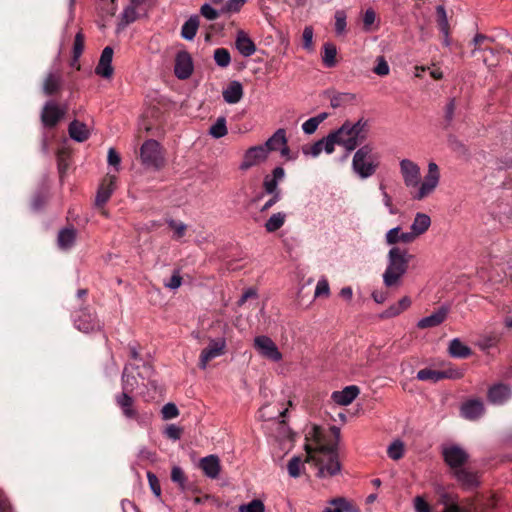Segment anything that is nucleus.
Returning <instances> with one entry per match:
<instances>
[{
	"mask_svg": "<svg viewBox=\"0 0 512 512\" xmlns=\"http://www.w3.org/2000/svg\"><path fill=\"white\" fill-rule=\"evenodd\" d=\"M351 504L344 498H336L329 502L323 512H349Z\"/></svg>",
	"mask_w": 512,
	"mask_h": 512,
	"instance_id": "nucleus-39",
	"label": "nucleus"
},
{
	"mask_svg": "<svg viewBox=\"0 0 512 512\" xmlns=\"http://www.w3.org/2000/svg\"><path fill=\"white\" fill-rule=\"evenodd\" d=\"M75 327L84 333H89L100 329V323L96 317L88 312L81 311L80 315L74 320Z\"/></svg>",
	"mask_w": 512,
	"mask_h": 512,
	"instance_id": "nucleus-20",
	"label": "nucleus"
},
{
	"mask_svg": "<svg viewBox=\"0 0 512 512\" xmlns=\"http://www.w3.org/2000/svg\"><path fill=\"white\" fill-rule=\"evenodd\" d=\"M223 99L228 104H236L243 97V86L239 81H231L222 92Z\"/></svg>",
	"mask_w": 512,
	"mask_h": 512,
	"instance_id": "nucleus-27",
	"label": "nucleus"
},
{
	"mask_svg": "<svg viewBox=\"0 0 512 512\" xmlns=\"http://www.w3.org/2000/svg\"><path fill=\"white\" fill-rule=\"evenodd\" d=\"M287 143L286 131L284 129H278L270 138L266 140L264 144H261L266 148V152L269 155L272 151H279V149Z\"/></svg>",
	"mask_w": 512,
	"mask_h": 512,
	"instance_id": "nucleus-31",
	"label": "nucleus"
},
{
	"mask_svg": "<svg viewBox=\"0 0 512 512\" xmlns=\"http://www.w3.org/2000/svg\"><path fill=\"white\" fill-rule=\"evenodd\" d=\"M453 475L465 489H473L479 484L478 475L465 468L456 469Z\"/></svg>",
	"mask_w": 512,
	"mask_h": 512,
	"instance_id": "nucleus-29",
	"label": "nucleus"
},
{
	"mask_svg": "<svg viewBox=\"0 0 512 512\" xmlns=\"http://www.w3.org/2000/svg\"><path fill=\"white\" fill-rule=\"evenodd\" d=\"M115 402L121 409L123 416L126 419H133L139 425H145V418L150 419L151 414L140 415L134 406V399L126 392H121L115 396Z\"/></svg>",
	"mask_w": 512,
	"mask_h": 512,
	"instance_id": "nucleus-9",
	"label": "nucleus"
},
{
	"mask_svg": "<svg viewBox=\"0 0 512 512\" xmlns=\"http://www.w3.org/2000/svg\"><path fill=\"white\" fill-rule=\"evenodd\" d=\"M200 13L207 20H215L219 17V12L207 3L201 6Z\"/></svg>",
	"mask_w": 512,
	"mask_h": 512,
	"instance_id": "nucleus-56",
	"label": "nucleus"
},
{
	"mask_svg": "<svg viewBox=\"0 0 512 512\" xmlns=\"http://www.w3.org/2000/svg\"><path fill=\"white\" fill-rule=\"evenodd\" d=\"M113 49L110 46L102 50L98 65L95 68V73L98 76L109 79L112 77L114 69L112 66Z\"/></svg>",
	"mask_w": 512,
	"mask_h": 512,
	"instance_id": "nucleus-19",
	"label": "nucleus"
},
{
	"mask_svg": "<svg viewBox=\"0 0 512 512\" xmlns=\"http://www.w3.org/2000/svg\"><path fill=\"white\" fill-rule=\"evenodd\" d=\"M83 49H84V36L81 32H78L75 36L74 44H73V54H74L75 59H78L80 57V55L83 52Z\"/></svg>",
	"mask_w": 512,
	"mask_h": 512,
	"instance_id": "nucleus-54",
	"label": "nucleus"
},
{
	"mask_svg": "<svg viewBox=\"0 0 512 512\" xmlns=\"http://www.w3.org/2000/svg\"><path fill=\"white\" fill-rule=\"evenodd\" d=\"M199 466L207 477L215 479L219 476L220 461L216 455H209L202 458Z\"/></svg>",
	"mask_w": 512,
	"mask_h": 512,
	"instance_id": "nucleus-25",
	"label": "nucleus"
},
{
	"mask_svg": "<svg viewBox=\"0 0 512 512\" xmlns=\"http://www.w3.org/2000/svg\"><path fill=\"white\" fill-rule=\"evenodd\" d=\"M60 86V76L50 73L44 81L43 90L46 95H51Z\"/></svg>",
	"mask_w": 512,
	"mask_h": 512,
	"instance_id": "nucleus-42",
	"label": "nucleus"
},
{
	"mask_svg": "<svg viewBox=\"0 0 512 512\" xmlns=\"http://www.w3.org/2000/svg\"><path fill=\"white\" fill-rule=\"evenodd\" d=\"M117 177L115 175L107 174L99 185L96 197L95 205L101 208L111 197L112 193L116 189Z\"/></svg>",
	"mask_w": 512,
	"mask_h": 512,
	"instance_id": "nucleus-17",
	"label": "nucleus"
},
{
	"mask_svg": "<svg viewBox=\"0 0 512 512\" xmlns=\"http://www.w3.org/2000/svg\"><path fill=\"white\" fill-rule=\"evenodd\" d=\"M330 295V287L327 279L325 277H322L318 280L314 296L315 297H328Z\"/></svg>",
	"mask_w": 512,
	"mask_h": 512,
	"instance_id": "nucleus-49",
	"label": "nucleus"
},
{
	"mask_svg": "<svg viewBox=\"0 0 512 512\" xmlns=\"http://www.w3.org/2000/svg\"><path fill=\"white\" fill-rule=\"evenodd\" d=\"M183 429L175 424H169L165 430L164 435L173 441H177L181 438Z\"/></svg>",
	"mask_w": 512,
	"mask_h": 512,
	"instance_id": "nucleus-52",
	"label": "nucleus"
},
{
	"mask_svg": "<svg viewBox=\"0 0 512 512\" xmlns=\"http://www.w3.org/2000/svg\"><path fill=\"white\" fill-rule=\"evenodd\" d=\"M429 226H411L409 232L401 231L400 226H395L390 229L386 234V240L389 244L397 242L410 243L414 241L418 236L424 234Z\"/></svg>",
	"mask_w": 512,
	"mask_h": 512,
	"instance_id": "nucleus-13",
	"label": "nucleus"
},
{
	"mask_svg": "<svg viewBox=\"0 0 512 512\" xmlns=\"http://www.w3.org/2000/svg\"><path fill=\"white\" fill-rule=\"evenodd\" d=\"M484 413L483 402L477 399H472L465 402L461 406V415L469 420H474Z\"/></svg>",
	"mask_w": 512,
	"mask_h": 512,
	"instance_id": "nucleus-26",
	"label": "nucleus"
},
{
	"mask_svg": "<svg viewBox=\"0 0 512 512\" xmlns=\"http://www.w3.org/2000/svg\"><path fill=\"white\" fill-rule=\"evenodd\" d=\"M161 414L164 420H170L178 417L179 410L174 403H167L162 407Z\"/></svg>",
	"mask_w": 512,
	"mask_h": 512,
	"instance_id": "nucleus-50",
	"label": "nucleus"
},
{
	"mask_svg": "<svg viewBox=\"0 0 512 512\" xmlns=\"http://www.w3.org/2000/svg\"><path fill=\"white\" fill-rule=\"evenodd\" d=\"M193 72V62L190 54L180 51L175 58L174 73L178 79H187Z\"/></svg>",
	"mask_w": 512,
	"mask_h": 512,
	"instance_id": "nucleus-18",
	"label": "nucleus"
},
{
	"mask_svg": "<svg viewBox=\"0 0 512 512\" xmlns=\"http://www.w3.org/2000/svg\"><path fill=\"white\" fill-rule=\"evenodd\" d=\"M227 133H228V130H227V126H226L225 117L217 118L216 122L209 129V134L215 139L222 138V137L226 136Z\"/></svg>",
	"mask_w": 512,
	"mask_h": 512,
	"instance_id": "nucleus-38",
	"label": "nucleus"
},
{
	"mask_svg": "<svg viewBox=\"0 0 512 512\" xmlns=\"http://www.w3.org/2000/svg\"><path fill=\"white\" fill-rule=\"evenodd\" d=\"M142 163L149 168L160 169L164 165V157L160 144L153 139L143 143L140 150Z\"/></svg>",
	"mask_w": 512,
	"mask_h": 512,
	"instance_id": "nucleus-6",
	"label": "nucleus"
},
{
	"mask_svg": "<svg viewBox=\"0 0 512 512\" xmlns=\"http://www.w3.org/2000/svg\"><path fill=\"white\" fill-rule=\"evenodd\" d=\"M360 389L356 385H350L340 391H334L331 395L332 400L341 406L351 404L359 395Z\"/></svg>",
	"mask_w": 512,
	"mask_h": 512,
	"instance_id": "nucleus-21",
	"label": "nucleus"
},
{
	"mask_svg": "<svg viewBox=\"0 0 512 512\" xmlns=\"http://www.w3.org/2000/svg\"><path fill=\"white\" fill-rule=\"evenodd\" d=\"M373 72L378 76H386L390 72V67L383 56L376 58V66L373 68Z\"/></svg>",
	"mask_w": 512,
	"mask_h": 512,
	"instance_id": "nucleus-47",
	"label": "nucleus"
},
{
	"mask_svg": "<svg viewBox=\"0 0 512 512\" xmlns=\"http://www.w3.org/2000/svg\"><path fill=\"white\" fill-rule=\"evenodd\" d=\"M336 46L332 43H325L323 45L322 62L325 67L332 68L336 65Z\"/></svg>",
	"mask_w": 512,
	"mask_h": 512,
	"instance_id": "nucleus-36",
	"label": "nucleus"
},
{
	"mask_svg": "<svg viewBox=\"0 0 512 512\" xmlns=\"http://www.w3.org/2000/svg\"><path fill=\"white\" fill-rule=\"evenodd\" d=\"M412 255L398 247H393L388 253V265L383 273V282L386 287L399 285L405 275Z\"/></svg>",
	"mask_w": 512,
	"mask_h": 512,
	"instance_id": "nucleus-4",
	"label": "nucleus"
},
{
	"mask_svg": "<svg viewBox=\"0 0 512 512\" xmlns=\"http://www.w3.org/2000/svg\"><path fill=\"white\" fill-rule=\"evenodd\" d=\"M138 5H133L131 3L130 6L126 7L122 13V22L125 25H128L132 22H134L138 18V13L136 11V7Z\"/></svg>",
	"mask_w": 512,
	"mask_h": 512,
	"instance_id": "nucleus-48",
	"label": "nucleus"
},
{
	"mask_svg": "<svg viewBox=\"0 0 512 512\" xmlns=\"http://www.w3.org/2000/svg\"><path fill=\"white\" fill-rule=\"evenodd\" d=\"M108 164L111 166H114L116 171L119 170V165L121 162L120 155L117 153V151L114 148H110L108 150V157H107Z\"/></svg>",
	"mask_w": 512,
	"mask_h": 512,
	"instance_id": "nucleus-61",
	"label": "nucleus"
},
{
	"mask_svg": "<svg viewBox=\"0 0 512 512\" xmlns=\"http://www.w3.org/2000/svg\"><path fill=\"white\" fill-rule=\"evenodd\" d=\"M402 310L398 307L397 303L390 305L385 311L381 313V318H392L400 315Z\"/></svg>",
	"mask_w": 512,
	"mask_h": 512,
	"instance_id": "nucleus-62",
	"label": "nucleus"
},
{
	"mask_svg": "<svg viewBox=\"0 0 512 512\" xmlns=\"http://www.w3.org/2000/svg\"><path fill=\"white\" fill-rule=\"evenodd\" d=\"M182 284V277L180 276L179 271H175L173 275L165 281L164 285L165 287L175 290L179 288Z\"/></svg>",
	"mask_w": 512,
	"mask_h": 512,
	"instance_id": "nucleus-58",
	"label": "nucleus"
},
{
	"mask_svg": "<svg viewBox=\"0 0 512 512\" xmlns=\"http://www.w3.org/2000/svg\"><path fill=\"white\" fill-rule=\"evenodd\" d=\"M235 46L238 52L244 57H250L256 51L254 42L243 30L237 32Z\"/></svg>",
	"mask_w": 512,
	"mask_h": 512,
	"instance_id": "nucleus-23",
	"label": "nucleus"
},
{
	"mask_svg": "<svg viewBox=\"0 0 512 512\" xmlns=\"http://www.w3.org/2000/svg\"><path fill=\"white\" fill-rule=\"evenodd\" d=\"M66 109L54 101H48L43 107L41 120L44 126L54 127L64 117Z\"/></svg>",
	"mask_w": 512,
	"mask_h": 512,
	"instance_id": "nucleus-15",
	"label": "nucleus"
},
{
	"mask_svg": "<svg viewBox=\"0 0 512 512\" xmlns=\"http://www.w3.org/2000/svg\"><path fill=\"white\" fill-rule=\"evenodd\" d=\"M415 512H431L429 503L422 496H416L413 500Z\"/></svg>",
	"mask_w": 512,
	"mask_h": 512,
	"instance_id": "nucleus-55",
	"label": "nucleus"
},
{
	"mask_svg": "<svg viewBox=\"0 0 512 512\" xmlns=\"http://www.w3.org/2000/svg\"><path fill=\"white\" fill-rule=\"evenodd\" d=\"M247 0H228L222 8L223 13H237Z\"/></svg>",
	"mask_w": 512,
	"mask_h": 512,
	"instance_id": "nucleus-51",
	"label": "nucleus"
},
{
	"mask_svg": "<svg viewBox=\"0 0 512 512\" xmlns=\"http://www.w3.org/2000/svg\"><path fill=\"white\" fill-rule=\"evenodd\" d=\"M148 482L153 493L159 497L161 494V487L157 476L151 472L147 473Z\"/></svg>",
	"mask_w": 512,
	"mask_h": 512,
	"instance_id": "nucleus-60",
	"label": "nucleus"
},
{
	"mask_svg": "<svg viewBox=\"0 0 512 512\" xmlns=\"http://www.w3.org/2000/svg\"><path fill=\"white\" fill-rule=\"evenodd\" d=\"M238 512H265V505L260 499H253L249 503L241 504Z\"/></svg>",
	"mask_w": 512,
	"mask_h": 512,
	"instance_id": "nucleus-43",
	"label": "nucleus"
},
{
	"mask_svg": "<svg viewBox=\"0 0 512 512\" xmlns=\"http://www.w3.org/2000/svg\"><path fill=\"white\" fill-rule=\"evenodd\" d=\"M355 96L351 93H336L330 99V105L333 108H338L350 101H353Z\"/></svg>",
	"mask_w": 512,
	"mask_h": 512,
	"instance_id": "nucleus-45",
	"label": "nucleus"
},
{
	"mask_svg": "<svg viewBox=\"0 0 512 512\" xmlns=\"http://www.w3.org/2000/svg\"><path fill=\"white\" fill-rule=\"evenodd\" d=\"M335 145H341L349 153L362 144L368 135V123L364 119L356 122L346 121L340 128L331 132Z\"/></svg>",
	"mask_w": 512,
	"mask_h": 512,
	"instance_id": "nucleus-3",
	"label": "nucleus"
},
{
	"mask_svg": "<svg viewBox=\"0 0 512 512\" xmlns=\"http://www.w3.org/2000/svg\"><path fill=\"white\" fill-rule=\"evenodd\" d=\"M377 167L378 160L371 145H364L355 152L352 169L361 179L371 177L376 172Z\"/></svg>",
	"mask_w": 512,
	"mask_h": 512,
	"instance_id": "nucleus-5",
	"label": "nucleus"
},
{
	"mask_svg": "<svg viewBox=\"0 0 512 512\" xmlns=\"http://www.w3.org/2000/svg\"><path fill=\"white\" fill-rule=\"evenodd\" d=\"M199 28V17L191 16L181 28V36L186 40H193Z\"/></svg>",
	"mask_w": 512,
	"mask_h": 512,
	"instance_id": "nucleus-34",
	"label": "nucleus"
},
{
	"mask_svg": "<svg viewBox=\"0 0 512 512\" xmlns=\"http://www.w3.org/2000/svg\"><path fill=\"white\" fill-rule=\"evenodd\" d=\"M333 137L334 136L329 133L326 137L316 141L312 145L303 146V154L317 157L321 154L322 151L326 152L327 154L333 153L335 150V140Z\"/></svg>",
	"mask_w": 512,
	"mask_h": 512,
	"instance_id": "nucleus-16",
	"label": "nucleus"
},
{
	"mask_svg": "<svg viewBox=\"0 0 512 512\" xmlns=\"http://www.w3.org/2000/svg\"><path fill=\"white\" fill-rule=\"evenodd\" d=\"M268 157L266 148L262 145L251 146L244 152L239 170L248 171L253 167L260 166L267 161Z\"/></svg>",
	"mask_w": 512,
	"mask_h": 512,
	"instance_id": "nucleus-11",
	"label": "nucleus"
},
{
	"mask_svg": "<svg viewBox=\"0 0 512 512\" xmlns=\"http://www.w3.org/2000/svg\"><path fill=\"white\" fill-rule=\"evenodd\" d=\"M69 135L77 142H83L89 137V130L84 123L73 121L69 125Z\"/></svg>",
	"mask_w": 512,
	"mask_h": 512,
	"instance_id": "nucleus-33",
	"label": "nucleus"
},
{
	"mask_svg": "<svg viewBox=\"0 0 512 512\" xmlns=\"http://www.w3.org/2000/svg\"><path fill=\"white\" fill-rule=\"evenodd\" d=\"M288 474L292 478H298L304 470V461L299 456L292 457L287 464Z\"/></svg>",
	"mask_w": 512,
	"mask_h": 512,
	"instance_id": "nucleus-37",
	"label": "nucleus"
},
{
	"mask_svg": "<svg viewBox=\"0 0 512 512\" xmlns=\"http://www.w3.org/2000/svg\"><path fill=\"white\" fill-rule=\"evenodd\" d=\"M388 456L393 460H399L404 455V444L400 440L393 441L388 449H387Z\"/></svg>",
	"mask_w": 512,
	"mask_h": 512,
	"instance_id": "nucleus-44",
	"label": "nucleus"
},
{
	"mask_svg": "<svg viewBox=\"0 0 512 512\" xmlns=\"http://www.w3.org/2000/svg\"><path fill=\"white\" fill-rule=\"evenodd\" d=\"M313 28L311 26H306L303 30L302 39H303V48L306 50H312L313 48Z\"/></svg>",
	"mask_w": 512,
	"mask_h": 512,
	"instance_id": "nucleus-53",
	"label": "nucleus"
},
{
	"mask_svg": "<svg viewBox=\"0 0 512 512\" xmlns=\"http://www.w3.org/2000/svg\"><path fill=\"white\" fill-rule=\"evenodd\" d=\"M317 121L313 118H309L302 124V130L304 133L310 135L313 134L318 128Z\"/></svg>",
	"mask_w": 512,
	"mask_h": 512,
	"instance_id": "nucleus-63",
	"label": "nucleus"
},
{
	"mask_svg": "<svg viewBox=\"0 0 512 512\" xmlns=\"http://www.w3.org/2000/svg\"><path fill=\"white\" fill-rule=\"evenodd\" d=\"M448 314V308L441 307L431 315L420 319L417 323V327L420 329H427L439 326L444 322Z\"/></svg>",
	"mask_w": 512,
	"mask_h": 512,
	"instance_id": "nucleus-24",
	"label": "nucleus"
},
{
	"mask_svg": "<svg viewBox=\"0 0 512 512\" xmlns=\"http://www.w3.org/2000/svg\"><path fill=\"white\" fill-rule=\"evenodd\" d=\"M399 168L403 183L409 189L414 200L420 201L427 198L439 185L440 171L438 165L434 162L428 164V170L422 182L420 167L414 161L402 159Z\"/></svg>",
	"mask_w": 512,
	"mask_h": 512,
	"instance_id": "nucleus-2",
	"label": "nucleus"
},
{
	"mask_svg": "<svg viewBox=\"0 0 512 512\" xmlns=\"http://www.w3.org/2000/svg\"><path fill=\"white\" fill-rule=\"evenodd\" d=\"M437 14V23L439 25L440 31L444 34V36L449 35V22L446 10L444 6L439 5L436 7Z\"/></svg>",
	"mask_w": 512,
	"mask_h": 512,
	"instance_id": "nucleus-41",
	"label": "nucleus"
},
{
	"mask_svg": "<svg viewBox=\"0 0 512 512\" xmlns=\"http://www.w3.org/2000/svg\"><path fill=\"white\" fill-rule=\"evenodd\" d=\"M135 367L127 364L122 373V392L132 393L138 387V379L134 375Z\"/></svg>",
	"mask_w": 512,
	"mask_h": 512,
	"instance_id": "nucleus-30",
	"label": "nucleus"
},
{
	"mask_svg": "<svg viewBox=\"0 0 512 512\" xmlns=\"http://www.w3.org/2000/svg\"><path fill=\"white\" fill-rule=\"evenodd\" d=\"M171 479L173 482L178 483L181 487L184 486L186 481L183 470L178 466L172 468Z\"/></svg>",
	"mask_w": 512,
	"mask_h": 512,
	"instance_id": "nucleus-59",
	"label": "nucleus"
},
{
	"mask_svg": "<svg viewBox=\"0 0 512 512\" xmlns=\"http://www.w3.org/2000/svg\"><path fill=\"white\" fill-rule=\"evenodd\" d=\"M511 395L510 387L504 384L494 385L488 391V399L493 404H503Z\"/></svg>",
	"mask_w": 512,
	"mask_h": 512,
	"instance_id": "nucleus-28",
	"label": "nucleus"
},
{
	"mask_svg": "<svg viewBox=\"0 0 512 512\" xmlns=\"http://www.w3.org/2000/svg\"><path fill=\"white\" fill-rule=\"evenodd\" d=\"M215 63L221 67L226 68L230 65L231 56L226 48H217L213 55Z\"/></svg>",
	"mask_w": 512,
	"mask_h": 512,
	"instance_id": "nucleus-40",
	"label": "nucleus"
},
{
	"mask_svg": "<svg viewBox=\"0 0 512 512\" xmlns=\"http://www.w3.org/2000/svg\"><path fill=\"white\" fill-rule=\"evenodd\" d=\"M253 345L261 357L272 362L282 360V353L279 351L274 341L268 336L260 335L255 337Z\"/></svg>",
	"mask_w": 512,
	"mask_h": 512,
	"instance_id": "nucleus-12",
	"label": "nucleus"
},
{
	"mask_svg": "<svg viewBox=\"0 0 512 512\" xmlns=\"http://www.w3.org/2000/svg\"><path fill=\"white\" fill-rule=\"evenodd\" d=\"M285 178V170L278 166L275 167L271 174L264 177L263 189L267 194L273 195V201H278L280 198V191L278 184Z\"/></svg>",
	"mask_w": 512,
	"mask_h": 512,
	"instance_id": "nucleus-14",
	"label": "nucleus"
},
{
	"mask_svg": "<svg viewBox=\"0 0 512 512\" xmlns=\"http://www.w3.org/2000/svg\"><path fill=\"white\" fill-rule=\"evenodd\" d=\"M335 32L337 35H342L346 31V13L343 10L335 12Z\"/></svg>",
	"mask_w": 512,
	"mask_h": 512,
	"instance_id": "nucleus-46",
	"label": "nucleus"
},
{
	"mask_svg": "<svg viewBox=\"0 0 512 512\" xmlns=\"http://www.w3.org/2000/svg\"><path fill=\"white\" fill-rule=\"evenodd\" d=\"M76 239V230L73 227H64L58 233V246L66 250L72 247Z\"/></svg>",
	"mask_w": 512,
	"mask_h": 512,
	"instance_id": "nucleus-32",
	"label": "nucleus"
},
{
	"mask_svg": "<svg viewBox=\"0 0 512 512\" xmlns=\"http://www.w3.org/2000/svg\"><path fill=\"white\" fill-rule=\"evenodd\" d=\"M448 351L455 358H466L471 354V349L457 338L450 341Z\"/></svg>",
	"mask_w": 512,
	"mask_h": 512,
	"instance_id": "nucleus-35",
	"label": "nucleus"
},
{
	"mask_svg": "<svg viewBox=\"0 0 512 512\" xmlns=\"http://www.w3.org/2000/svg\"><path fill=\"white\" fill-rule=\"evenodd\" d=\"M286 412H287V408L282 409V408L276 407L275 405L268 404V405H264L260 408V410L258 412V417L264 421H271V420L277 419V420H279L278 424L284 428L285 423L283 420H280V419L285 416Z\"/></svg>",
	"mask_w": 512,
	"mask_h": 512,
	"instance_id": "nucleus-22",
	"label": "nucleus"
},
{
	"mask_svg": "<svg viewBox=\"0 0 512 512\" xmlns=\"http://www.w3.org/2000/svg\"><path fill=\"white\" fill-rule=\"evenodd\" d=\"M339 438L340 429L336 426L328 430L314 426L309 433L311 443L305 445L307 452L305 461L314 462L318 468V477H331L340 472L341 465L337 454Z\"/></svg>",
	"mask_w": 512,
	"mask_h": 512,
	"instance_id": "nucleus-1",
	"label": "nucleus"
},
{
	"mask_svg": "<svg viewBox=\"0 0 512 512\" xmlns=\"http://www.w3.org/2000/svg\"><path fill=\"white\" fill-rule=\"evenodd\" d=\"M442 512H470L467 508L461 507L457 502H451Z\"/></svg>",
	"mask_w": 512,
	"mask_h": 512,
	"instance_id": "nucleus-64",
	"label": "nucleus"
},
{
	"mask_svg": "<svg viewBox=\"0 0 512 512\" xmlns=\"http://www.w3.org/2000/svg\"><path fill=\"white\" fill-rule=\"evenodd\" d=\"M226 346V339L224 337L210 338L207 347L200 353L198 362L199 368L205 370L210 361L224 355Z\"/></svg>",
	"mask_w": 512,
	"mask_h": 512,
	"instance_id": "nucleus-7",
	"label": "nucleus"
},
{
	"mask_svg": "<svg viewBox=\"0 0 512 512\" xmlns=\"http://www.w3.org/2000/svg\"><path fill=\"white\" fill-rule=\"evenodd\" d=\"M442 456L445 463L450 467L453 473L456 472V469L463 468V465L469 459V455L466 450L456 444L443 445Z\"/></svg>",
	"mask_w": 512,
	"mask_h": 512,
	"instance_id": "nucleus-8",
	"label": "nucleus"
},
{
	"mask_svg": "<svg viewBox=\"0 0 512 512\" xmlns=\"http://www.w3.org/2000/svg\"><path fill=\"white\" fill-rule=\"evenodd\" d=\"M463 376V372L455 367L448 366L443 370H433L424 368L417 372L416 378L420 381H429L437 383L443 379H459Z\"/></svg>",
	"mask_w": 512,
	"mask_h": 512,
	"instance_id": "nucleus-10",
	"label": "nucleus"
},
{
	"mask_svg": "<svg viewBox=\"0 0 512 512\" xmlns=\"http://www.w3.org/2000/svg\"><path fill=\"white\" fill-rule=\"evenodd\" d=\"M381 194L383 197V204L389 210L391 214H396L398 210L394 207L392 203L391 196L387 193L385 186L383 184L380 185Z\"/></svg>",
	"mask_w": 512,
	"mask_h": 512,
	"instance_id": "nucleus-57",
	"label": "nucleus"
}]
</instances>
